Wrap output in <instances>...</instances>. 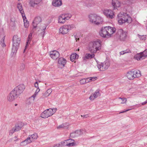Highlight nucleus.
Wrapping results in <instances>:
<instances>
[{
    "label": "nucleus",
    "mask_w": 147,
    "mask_h": 147,
    "mask_svg": "<svg viewBox=\"0 0 147 147\" xmlns=\"http://www.w3.org/2000/svg\"><path fill=\"white\" fill-rule=\"evenodd\" d=\"M110 63L109 61L107 59L103 62L98 65V69L101 71H104L107 69L110 66Z\"/></svg>",
    "instance_id": "obj_10"
},
{
    "label": "nucleus",
    "mask_w": 147,
    "mask_h": 147,
    "mask_svg": "<svg viewBox=\"0 0 147 147\" xmlns=\"http://www.w3.org/2000/svg\"><path fill=\"white\" fill-rule=\"evenodd\" d=\"M67 62L66 60L63 57L59 58L58 59V63L59 68H62L64 67Z\"/></svg>",
    "instance_id": "obj_19"
},
{
    "label": "nucleus",
    "mask_w": 147,
    "mask_h": 147,
    "mask_svg": "<svg viewBox=\"0 0 147 147\" xmlns=\"http://www.w3.org/2000/svg\"><path fill=\"white\" fill-rule=\"evenodd\" d=\"M24 26L25 28H27L29 26V24L28 22H26L24 23Z\"/></svg>",
    "instance_id": "obj_43"
},
{
    "label": "nucleus",
    "mask_w": 147,
    "mask_h": 147,
    "mask_svg": "<svg viewBox=\"0 0 147 147\" xmlns=\"http://www.w3.org/2000/svg\"><path fill=\"white\" fill-rule=\"evenodd\" d=\"M78 57V55L76 53L72 54L70 56V60L72 61H74L75 59H77Z\"/></svg>",
    "instance_id": "obj_30"
},
{
    "label": "nucleus",
    "mask_w": 147,
    "mask_h": 147,
    "mask_svg": "<svg viewBox=\"0 0 147 147\" xmlns=\"http://www.w3.org/2000/svg\"><path fill=\"white\" fill-rule=\"evenodd\" d=\"M30 143V141L27 138L24 140L22 142L20 145L21 146H24Z\"/></svg>",
    "instance_id": "obj_29"
},
{
    "label": "nucleus",
    "mask_w": 147,
    "mask_h": 147,
    "mask_svg": "<svg viewBox=\"0 0 147 147\" xmlns=\"http://www.w3.org/2000/svg\"><path fill=\"white\" fill-rule=\"evenodd\" d=\"M17 104H15V106H17Z\"/></svg>",
    "instance_id": "obj_50"
},
{
    "label": "nucleus",
    "mask_w": 147,
    "mask_h": 147,
    "mask_svg": "<svg viewBox=\"0 0 147 147\" xmlns=\"http://www.w3.org/2000/svg\"><path fill=\"white\" fill-rule=\"evenodd\" d=\"M22 17L23 19L24 20V23L26 22H28L27 20L26 19V18L25 16V14H23L22 15Z\"/></svg>",
    "instance_id": "obj_40"
},
{
    "label": "nucleus",
    "mask_w": 147,
    "mask_h": 147,
    "mask_svg": "<svg viewBox=\"0 0 147 147\" xmlns=\"http://www.w3.org/2000/svg\"><path fill=\"white\" fill-rule=\"evenodd\" d=\"M72 16L70 13H63L60 15L58 18V22L61 24H64L66 21L69 20Z\"/></svg>",
    "instance_id": "obj_6"
},
{
    "label": "nucleus",
    "mask_w": 147,
    "mask_h": 147,
    "mask_svg": "<svg viewBox=\"0 0 147 147\" xmlns=\"http://www.w3.org/2000/svg\"><path fill=\"white\" fill-rule=\"evenodd\" d=\"M100 90L98 89L95 92L92 94L89 97V99L91 100H94L96 98L99 96H100Z\"/></svg>",
    "instance_id": "obj_20"
},
{
    "label": "nucleus",
    "mask_w": 147,
    "mask_h": 147,
    "mask_svg": "<svg viewBox=\"0 0 147 147\" xmlns=\"http://www.w3.org/2000/svg\"><path fill=\"white\" fill-rule=\"evenodd\" d=\"M139 37L140 39L142 40H145L146 39V36H140Z\"/></svg>",
    "instance_id": "obj_41"
},
{
    "label": "nucleus",
    "mask_w": 147,
    "mask_h": 147,
    "mask_svg": "<svg viewBox=\"0 0 147 147\" xmlns=\"http://www.w3.org/2000/svg\"><path fill=\"white\" fill-rule=\"evenodd\" d=\"M42 0H29V4L32 7H34L36 5L39 4Z\"/></svg>",
    "instance_id": "obj_22"
},
{
    "label": "nucleus",
    "mask_w": 147,
    "mask_h": 147,
    "mask_svg": "<svg viewBox=\"0 0 147 147\" xmlns=\"http://www.w3.org/2000/svg\"><path fill=\"white\" fill-rule=\"evenodd\" d=\"M116 29L115 28L110 26L102 27L99 32V34L101 37L105 38L111 37L115 32Z\"/></svg>",
    "instance_id": "obj_1"
},
{
    "label": "nucleus",
    "mask_w": 147,
    "mask_h": 147,
    "mask_svg": "<svg viewBox=\"0 0 147 147\" xmlns=\"http://www.w3.org/2000/svg\"><path fill=\"white\" fill-rule=\"evenodd\" d=\"M75 143L74 140L69 139L60 142L59 144L57 145V146H64L69 147L72 146H75Z\"/></svg>",
    "instance_id": "obj_9"
},
{
    "label": "nucleus",
    "mask_w": 147,
    "mask_h": 147,
    "mask_svg": "<svg viewBox=\"0 0 147 147\" xmlns=\"http://www.w3.org/2000/svg\"><path fill=\"white\" fill-rule=\"evenodd\" d=\"M131 110V109H127V110H126V111H123V112H121V113H124V112H125L128 111H129Z\"/></svg>",
    "instance_id": "obj_46"
},
{
    "label": "nucleus",
    "mask_w": 147,
    "mask_h": 147,
    "mask_svg": "<svg viewBox=\"0 0 147 147\" xmlns=\"http://www.w3.org/2000/svg\"><path fill=\"white\" fill-rule=\"evenodd\" d=\"M76 28V26L74 24H65L60 27L58 32L59 34L65 35L68 34L70 30Z\"/></svg>",
    "instance_id": "obj_4"
},
{
    "label": "nucleus",
    "mask_w": 147,
    "mask_h": 147,
    "mask_svg": "<svg viewBox=\"0 0 147 147\" xmlns=\"http://www.w3.org/2000/svg\"><path fill=\"white\" fill-rule=\"evenodd\" d=\"M89 20L92 23L96 25L102 24L103 22L102 18L96 14H91L88 16Z\"/></svg>",
    "instance_id": "obj_5"
},
{
    "label": "nucleus",
    "mask_w": 147,
    "mask_h": 147,
    "mask_svg": "<svg viewBox=\"0 0 147 147\" xmlns=\"http://www.w3.org/2000/svg\"><path fill=\"white\" fill-rule=\"evenodd\" d=\"M46 27L47 26L45 24H42L40 25L39 28L37 29L38 31L41 34L42 37L44 36L45 33V30Z\"/></svg>",
    "instance_id": "obj_18"
},
{
    "label": "nucleus",
    "mask_w": 147,
    "mask_h": 147,
    "mask_svg": "<svg viewBox=\"0 0 147 147\" xmlns=\"http://www.w3.org/2000/svg\"><path fill=\"white\" fill-rule=\"evenodd\" d=\"M117 36L121 40H124L126 38L127 33L122 29H120L118 30Z\"/></svg>",
    "instance_id": "obj_14"
},
{
    "label": "nucleus",
    "mask_w": 147,
    "mask_h": 147,
    "mask_svg": "<svg viewBox=\"0 0 147 147\" xmlns=\"http://www.w3.org/2000/svg\"><path fill=\"white\" fill-rule=\"evenodd\" d=\"M5 39V36H4L1 40V45L3 47H5L6 46V45L4 43V41Z\"/></svg>",
    "instance_id": "obj_38"
},
{
    "label": "nucleus",
    "mask_w": 147,
    "mask_h": 147,
    "mask_svg": "<svg viewBox=\"0 0 147 147\" xmlns=\"http://www.w3.org/2000/svg\"><path fill=\"white\" fill-rule=\"evenodd\" d=\"M24 125V123L21 122L16 124L15 126L10 130L9 135H12L14 132L20 130Z\"/></svg>",
    "instance_id": "obj_12"
},
{
    "label": "nucleus",
    "mask_w": 147,
    "mask_h": 147,
    "mask_svg": "<svg viewBox=\"0 0 147 147\" xmlns=\"http://www.w3.org/2000/svg\"><path fill=\"white\" fill-rule=\"evenodd\" d=\"M52 92V89L51 88L48 89L43 94V96L45 97H47L49 96L50 94Z\"/></svg>",
    "instance_id": "obj_33"
},
{
    "label": "nucleus",
    "mask_w": 147,
    "mask_h": 147,
    "mask_svg": "<svg viewBox=\"0 0 147 147\" xmlns=\"http://www.w3.org/2000/svg\"><path fill=\"white\" fill-rule=\"evenodd\" d=\"M89 51L91 53H96L97 51H100L101 48V42L98 40L90 42L88 45Z\"/></svg>",
    "instance_id": "obj_3"
},
{
    "label": "nucleus",
    "mask_w": 147,
    "mask_h": 147,
    "mask_svg": "<svg viewBox=\"0 0 147 147\" xmlns=\"http://www.w3.org/2000/svg\"><path fill=\"white\" fill-rule=\"evenodd\" d=\"M56 109H47L42 113L41 117L42 118H45L52 115L56 111Z\"/></svg>",
    "instance_id": "obj_8"
},
{
    "label": "nucleus",
    "mask_w": 147,
    "mask_h": 147,
    "mask_svg": "<svg viewBox=\"0 0 147 147\" xmlns=\"http://www.w3.org/2000/svg\"><path fill=\"white\" fill-rule=\"evenodd\" d=\"M117 101L118 104H126L127 99L125 97H119L117 99Z\"/></svg>",
    "instance_id": "obj_23"
},
{
    "label": "nucleus",
    "mask_w": 147,
    "mask_h": 147,
    "mask_svg": "<svg viewBox=\"0 0 147 147\" xmlns=\"http://www.w3.org/2000/svg\"><path fill=\"white\" fill-rule=\"evenodd\" d=\"M111 4L114 9H118L122 5L121 2L118 0H112Z\"/></svg>",
    "instance_id": "obj_16"
},
{
    "label": "nucleus",
    "mask_w": 147,
    "mask_h": 147,
    "mask_svg": "<svg viewBox=\"0 0 147 147\" xmlns=\"http://www.w3.org/2000/svg\"><path fill=\"white\" fill-rule=\"evenodd\" d=\"M79 50H80V49H79H79H78V51H79Z\"/></svg>",
    "instance_id": "obj_48"
},
{
    "label": "nucleus",
    "mask_w": 147,
    "mask_h": 147,
    "mask_svg": "<svg viewBox=\"0 0 147 147\" xmlns=\"http://www.w3.org/2000/svg\"><path fill=\"white\" fill-rule=\"evenodd\" d=\"M118 22L119 24L124 23L130 24L132 22V19L129 15L126 13L120 12L117 15Z\"/></svg>",
    "instance_id": "obj_2"
},
{
    "label": "nucleus",
    "mask_w": 147,
    "mask_h": 147,
    "mask_svg": "<svg viewBox=\"0 0 147 147\" xmlns=\"http://www.w3.org/2000/svg\"><path fill=\"white\" fill-rule=\"evenodd\" d=\"M134 74V76L135 78L140 77L141 75L140 71L139 70H136L133 71Z\"/></svg>",
    "instance_id": "obj_31"
},
{
    "label": "nucleus",
    "mask_w": 147,
    "mask_h": 147,
    "mask_svg": "<svg viewBox=\"0 0 147 147\" xmlns=\"http://www.w3.org/2000/svg\"><path fill=\"white\" fill-rule=\"evenodd\" d=\"M17 8L20 11L22 15L25 14L23 9L22 5L21 3H20L17 4Z\"/></svg>",
    "instance_id": "obj_28"
},
{
    "label": "nucleus",
    "mask_w": 147,
    "mask_h": 147,
    "mask_svg": "<svg viewBox=\"0 0 147 147\" xmlns=\"http://www.w3.org/2000/svg\"><path fill=\"white\" fill-rule=\"evenodd\" d=\"M32 37V33L30 34L28 36V37L27 40L26 42V48L24 50V51H25L26 49V47L27 45L28 44H29L30 43V41H31Z\"/></svg>",
    "instance_id": "obj_32"
},
{
    "label": "nucleus",
    "mask_w": 147,
    "mask_h": 147,
    "mask_svg": "<svg viewBox=\"0 0 147 147\" xmlns=\"http://www.w3.org/2000/svg\"><path fill=\"white\" fill-rule=\"evenodd\" d=\"M134 74L133 71H130L128 72L126 75L127 78L129 80H132L134 79Z\"/></svg>",
    "instance_id": "obj_24"
},
{
    "label": "nucleus",
    "mask_w": 147,
    "mask_h": 147,
    "mask_svg": "<svg viewBox=\"0 0 147 147\" xmlns=\"http://www.w3.org/2000/svg\"><path fill=\"white\" fill-rule=\"evenodd\" d=\"M75 40L76 42L79 41V38L77 37H75Z\"/></svg>",
    "instance_id": "obj_47"
},
{
    "label": "nucleus",
    "mask_w": 147,
    "mask_h": 147,
    "mask_svg": "<svg viewBox=\"0 0 147 147\" xmlns=\"http://www.w3.org/2000/svg\"><path fill=\"white\" fill-rule=\"evenodd\" d=\"M20 42V38L17 35L13 36V39L12 49L14 50V52H16L18 49Z\"/></svg>",
    "instance_id": "obj_7"
},
{
    "label": "nucleus",
    "mask_w": 147,
    "mask_h": 147,
    "mask_svg": "<svg viewBox=\"0 0 147 147\" xmlns=\"http://www.w3.org/2000/svg\"><path fill=\"white\" fill-rule=\"evenodd\" d=\"M38 138V135L36 134H34L30 136L27 138L29 139L31 142V143L34 140H36Z\"/></svg>",
    "instance_id": "obj_27"
},
{
    "label": "nucleus",
    "mask_w": 147,
    "mask_h": 147,
    "mask_svg": "<svg viewBox=\"0 0 147 147\" xmlns=\"http://www.w3.org/2000/svg\"><path fill=\"white\" fill-rule=\"evenodd\" d=\"M40 91V89L39 88H37V89L36 91V92L31 97V98H33V100H34L35 97H36V96L37 95L38 93Z\"/></svg>",
    "instance_id": "obj_36"
},
{
    "label": "nucleus",
    "mask_w": 147,
    "mask_h": 147,
    "mask_svg": "<svg viewBox=\"0 0 147 147\" xmlns=\"http://www.w3.org/2000/svg\"><path fill=\"white\" fill-rule=\"evenodd\" d=\"M103 14L107 18L112 19L115 16L114 12L111 9H104L102 10Z\"/></svg>",
    "instance_id": "obj_11"
},
{
    "label": "nucleus",
    "mask_w": 147,
    "mask_h": 147,
    "mask_svg": "<svg viewBox=\"0 0 147 147\" xmlns=\"http://www.w3.org/2000/svg\"><path fill=\"white\" fill-rule=\"evenodd\" d=\"M95 55L93 54H90L86 53L83 58V60H86L87 59H91L94 57Z\"/></svg>",
    "instance_id": "obj_25"
},
{
    "label": "nucleus",
    "mask_w": 147,
    "mask_h": 147,
    "mask_svg": "<svg viewBox=\"0 0 147 147\" xmlns=\"http://www.w3.org/2000/svg\"><path fill=\"white\" fill-rule=\"evenodd\" d=\"M49 55L53 59H56L60 55L59 52L56 50L51 51L50 52Z\"/></svg>",
    "instance_id": "obj_17"
},
{
    "label": "nucleus",
    "mask_w": 147,
    "mask_h": 147,
    "mask_svg": "<svg viewBox=\"0 0 147 147\" xmlns=\"http://www.w3.org/2000/svg\"><path fill=\"white\" fill-rule=\"evenodd\" d=\"M25 88V86L22 84L15 87L13 90L19 96L23 92Z\"/></svg>",
    "instance_id": "obj_13"
},
{
    "label": "nucleus",
    "mask_w": 147,
    "mask_h": 147,
    "mask_svg": "<svg viewBox=\"0 0 147 147\" xmlns=\"http://www.w3.org/2000/svg\"><path fill=\"white\" fill-rule=\"evenodd\" d=\"M129 52H131L130 51H121V52H120V55H123L125 53H128Z\"/></svg>",
    "instance_id": "obj_42"
},
{
    "label": "nucleus",
    "mask_w": 147,
    "mask_h": 147,
    "mask_svg": "<svg viewBox=\"0 0 147 147\" xmlns=\"http://www.w3.org/2000/svg\"><path fill=\"white\" fill-rule=\"evenodd\" d=\"M52 4L55 7H59L62 5V3L61 0H55L53 1Z\"/></svg>",
    "instance_id": "obj_26"
},
{
    "label": "nucleus",
    "mask_w": 147,
    "mask_h": 147,
    "mask_svg": "<svg viewBox=\"0 0 147 147\" xmlns=\"http://www.w3.org/2000/svg\"><path fill=\"white\" fill-rule=\"evenodd\" d=\"M144 59L147 57V49L145 50L143 52L141 53Z\"/></svg>",
    "instance_id": "obj_37"
},
{
    "label": "nucleus",
    "mask_w": 147,
    "mask_h": 147,
    "mask_svg": "<svg viewBox=\"0 0 147 147\" xmlns=\"http://www.w3.org/2000/svg\"><path fill=\"white\" fill-rule=\"evenodd\" d=\"M134 58L138 61L144 59L141 53L135 55Z\"/></svg>",
    "instance_id": "obj_34"
},
{
    "label": "nucleus",
    "mask_w": 147,
    "mask_h": 147,
    "mask_svg": "<svg viewBox=\"0 0 147 147\" xmlns=\"http://www.w3.org/2000/svg\"><path fill=\"white\" fill-rule=\"evenodd\" d=\"M80 83L81 84H83L87 83L86 79H84L80 80Z\"/></svg>",
    "instance_id": "obj_39"
},
{
    "label": "nucleus",
    "mask_w": 147,
    "mask_h": 147,
    "mask_svg": "<svg viewBox=\"0 0 147 147\" xmlns=\"http://www.w3.org/2000/svg\"><path fill=\"white\" fill-rule=\"evenodd\" d=\"M19 96L13 90L10 92L7 97V100L12 102L17 98Z\"/></svg>",
    "instance_id": "obj_15"
},
{
    "label": "nucleus",
    "mask_w": 147,
    "mask_h": 147,
    "mask_svg": "<svg viewBox=\"0 0 147 147\" xmlns=\"http://www.w3.org/2000/svg\"><path fill=\"white\" fill-rule=\"evenodd\" d=\"M34 86L36 88H39L38 87V84L37 82H36L34 84Z\"/></svg>",
    "instance_id": "obj_44"
},
{
    "label": "nucleus",
    "mask_w": 147,
    "mask_h": 147,
    "mask_svg": "<svg viewBox=\"0 0 147 147\" xmlns=\"http://www.w3.org/2000/svg\"><path fill=\"white\" fill-rule=\"evenodd\" d=\"M60 127V126H59V127H57V128H59Z\"/></svg>",
    "instance_id": "obj_49"
},
{
    "label": "nucleus",
    "mask_w": 147,
    "mask_h": 147,
    "mask_svg": "<svg viewBox=\"0 0 147 147\" xmlns=\"http://www.w3.org/2000/svg\"><path fill=\"white\" fill-rule=\"evenodd\" d=\"M147 100H146V101H145V102H143L142 103V105H145L146 104H147Z\"/></svg>",
    "instance_id": "obj_45"
},
{
    "label": "nucleus",
    "mask_w": 147,
    "mask_h": 147,
    "mask_svg": "<svg viewBox=\"0 0 147 147\" xmlns=\"http://www.w3.org/2000/svg\"><path fill=\"white\" fill-rule=\"evenodd\" d=\"M42 21L41 18L40 17H36L34 19L32 25L34 28L37 27V26Z\"/></svg>",
    "instance_id": "obj_21"
},
{
    "label": "nucleus",
    "mask_w": 147,
    "mask_h": 147,
    "mask_svg": "<svg viewBox=\"0 0 147 147\" xmlns=\"http://www.w3.org/2000/svg\"><path fill=\"white\" fill-rule=\"evenodd\" d=\"M97 78L96 77H89L87 78H86V82L87 83L91 82L92 81H93L95 80H96Z\"/></svg>",
    "instance_id": "obj_35"
}]
</instances>
